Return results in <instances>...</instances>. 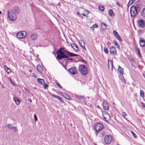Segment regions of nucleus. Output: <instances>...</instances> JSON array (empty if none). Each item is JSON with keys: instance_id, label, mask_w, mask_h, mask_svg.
<instances>
[{"instance_id": "nucleus-23", "label": "nucleus", "mask_w": 145, "mask_h": 145, "mask_svg": "<svg viewBox=\"0 0 145 145\" xmlns=\"http://www.w3.org/2000/svg\"><path fill=\"white\" fill-rule=\"evenodd\" d=\"M37 68L39 71L40 72L42 71V67L39 65H38L37 66Z\"/></svg>"}, {"instance_id": "nucleus-24", "label": "nucleus", "mask_w": 145, "mask_h": 145, "mask_svg": "<svg viewBox=\"0 0 145 145\" xmlns=\"http://www.w3.org/2000/svg\"><path fill=\"white\" fill-rule=\"evenodd\" d=\"M115 37L116 38V39L119 41L121 42L123 41V40L121 38V37L119 35L117 36H116Z\"/></svg>"}, {"instance_id": "nucleus-3", "label": "nucleus", "mask_w": 145, "mask_h": 145, "mask_svg": "<svg viewBox=\"0 0 145 145\" xmlns=\"http://www.w3.org/2000/svg\"><path fill=\"white\" fill-rule=\"evenodd\" d=\"M8 16L9 19L12 21H14L16 19V13L11 11H10V12L8 11Z\"/></svg>"}, {"instance_id": "nucleus-55", "label": "nucleus", "mask_w": 145, "mask_h": 145, "mask_svg": "<svg viewBox=\"0 0 145 145\" xmlns=\"http://www.w3.org/2000/svg\"><path fill=\"white\" fill-rule=\"evenodd\" d=\"M94 26V27H97V25L96 24H95L93 25Z\"/></svg>"}, {"instance_id": "nucleus-18", "label": "nucleus", "mask_w": 145, "mask_h": 145, "mask_svg": "<svg viewBox=\"0 0 145 145\" xmlns=\"http://www.w3.org/2000/svg\"><path fill=\"white\" fill-rule=\"evenodd\" d=\"M71 46L72 48L76 51H78V47L75 44L73 43L72 44H71Z\"/></svg>"}, {"instance_id": "nucleus-46", "label": "nucleus", "mask_w": 145, "mask_h": 145, "mask_svg": "<svg viewBox=\"0 0 145 145\" xmlns=\"http://www.w3.org/2000/svg\"><path fill=\"white\" fill-rule=\"evenodd\" d=\"M110 65H111V67L112 68L113 67V63H112V61L111 60H110Z\"/></svg>"}, {"instance_id": "nucleus-6", "label": "nucleus", "mask_w": 145, "mask_h": 145, "mask_svg": "<svg viewBox=\"0 0 145 145\" xmlns=\"http://www.w3.org/2000/svg\"><path fill=\"white\" fill-rule=\"evenodd\" d=\"M112 137L110 135H107L105 137V141L106 144H108L111 142Z\"/></svg>"}, {"instance_id": "nucleus-22", "label": "nucleus", "mask_w": 145, "mask_h": 145, "mask_svg": "<svg viewBox=\"0 0 145 145\" xmlns=\"http://www.w3.org/2000/svg\"><path fill=\"white\" fill-rule=\"evenodd\" d=\"M118 71L120 74V75L121 74L122 75L123 74V69L120 67V66H118Z\"/></svg>"}, {"instance_id": "nucleus-40", "label": "nucleus", "mask_w": 145, "mask_h": 145, "mask_svg": "<svg viewBox=\"0 0 145 145\" xmlns=\"http://www.w3.org/2000/svg\"><path fill=\"white\" fill-rule=\"evenodd\" d=\"M131 133L133 136L135 138H137V135H136V134H135V133L133 131H131Z\"/></svg>"}, {"instance_id": "nucleus-57", "label": "nucleus", "mask_w": 145, "mask_h": 145, "mask_svg": "<svg viewBox=\"0 0 145 145\" xmlns=\"http://www.w3.org/2000/svg\"><path fill=\"white\" fill-rule=\"evenodd\" d=\"M33 77L34 78H37V76L35 74V76H33Z\"/></svg>"}, {"instance_id": "nucleus-7", "label": "nucleus", "mask_w": 145, "mask_h": 145, "mask_svg": "<svg viewBox=\"0 0 145 145\" xmlns=\"http://www.w3.org/2000/svg\"><path fill=\"white\" fill-rule=\"evenodd\" d=\"M137 23L139 27L143 28L145 27V21L142 19L138 20Z\"/></svg>"}, {"instance_id": "nucleus-43", "label": "nucleus", "mask_w": 145, "mask_h": 145, "mask_svg": "<svg viewBox=\"0 0 145 145\" xmlns=\"http://www.w3.org/2000/svg\"><path fill=\"white\" fill-rule=\"evenodd\" d=\"M48 87V85L47 84H45L44 85V88L45 89H47Z\"/></svg>"}, {"instance_id": "nucleus-25", "label": "nucleus", "mask_w": 145, "mask_h": 145, "mask_svg": "<svg viewBox=\"0 0 145 145\" xmlns=\"http://www.w3.org/2000/svg\"><path fill=\"white\" fill-rule=\"evenodd\" d=\"M79 44L81 47L84 49L86 50V48L85 46L84 42L83 41V43L82 42H80Z\"/></svg>"}, {"instance_id": "nucleus-35", "label": "nucleus", "mask_w": 145, "mask_h": 145, "mask_svg": "<svg viewBox=\"0 0 145 145\" xmlns=\"http://www.w3.org/2000/svg\"><path fill=\"white\" fill-rule=\"evenodd\" d=\"M104 51L106 54H108V51L106 47H104Z\"/></svg>"}, {"instance_id": "nucleus-20", "label": "nucleus", "mask_w": 145, "mask_h": 145, "mask_svg": "<svg viewBox=\"0 0 145 145\" xmlns=\"http://www.w3.org/2000/svg\"><path fill=\"white\" fill-rule=\"evenodd\" d=\"M108 14L111 17H113L114 15V14L113 13L112 9H110L108 11Z\"/></svg>"}, {"instance_id": "nucleus-63", "label": "nucleus", "mask_w": 145, "mask_h": 145, "mask_svg": "<svg viewBox=\"0 0 145 145\" xmlns=\"http://www.w3.org/2000/svg\"><path fill=\"white\" fill-rule=\"evenodd\" d=\"M29 71L30 72H31V70H29Z\"/></svg>"}, {"instance_id": "nucleus-13", "label": "nucleus", "mask_w": 145, "mask_h": 145, "mask_svg": "<svg viewBox=\"0 0 145 145\" xmlns=\"http://www.w3.org/2000/svg\"><path fill=\"white\" fill-rule=\"evenodd\" d=\"M130 12L131 16L132 17H134L137 14V12H135L133 9H131V7L130 8Z\"/></svg>"}, {"instance_id": "nucleus-37", "label": "nucleus", "mask_w": 145, "mask_h": 145, "mask_svg": "<svg viewBox=\"0 0 145 145\" xmlns=\"http://www.w3.org/2000/svg\"><path fill=\"white\" fill-rule=\"evenodd\" d=\"M55 83L56 84L61 88H62V87L61 86V85L59 84L58 82V81L57 80L55 81Z\"/></svg>"}, {"instance_id": "nucleus-59", "label": "nucleus", "mask_w": 145, "mask_h": 145, "mask_svg": "<svg viewBox=\"0 0 145 145\" xmlns=\"http://www.w3.org/2000/svg\"><path fill=\"white\" fill-rule=\"evenodd\" d=\"M108 67H110V64L109 63V60H108Z\"/></svg>"}, {"instance_id": "nucleus-45", "label": "nucleus", "mask_w": 145, "mask_h": 145, "mask_svg": "<svg viewBox=\"0 0 145 145\" xmlns=\"http://www.w3.org/2000/svg\"><path fill=\"white\" fill-rule=\"evenodd\" d=\"M113 43H114V45L116 46L118 44L116 42L115 40H113Z\"/></svg>"}, {"instance_id": "nucleus-33", "label": "nucleus", "mask_w": 145, "mask_h": 145, "mask_svg": "<svg viewBox=\"0 0 145 145\" xmlns=\"http://www.w3.org/2000/svg\"><path fill=\"white\" fill-rule=\"evenodd\" d=\"M134 1V0H129L128 4H127L128 6H129L131 5H132Z\"/></svg>"}, {"instance_id": "nucleus-54", "label": "nucleus", "mask_w": 145, "mask_h": 145, "mask_svg": "<svg viewBox=\"0 0 145 145\" xmlns=\"http://www.w3.org/2000/svg\"><path fill=\"white\" fill-rule=\"evenodd\" d=\"M82 62H83L84 63H86V61L84 60V59H82Z\"/></svg>"}, {"instance_id": "nucleus-26", "label": "nucleus", "mask_w": 145, "mask_h": 145, "mask_svg": "<svg viewBox=\"0 0 145 145\" xmlns=\"http://www.w3.org/2000/svg\"><path fill=\"white\" fill-rule=\"evenodd\" d=\"M141 15L142 16L145 17V8H144L141 11Z\"/></svg>"}, {"instance_id": "nucleus-29", "label": "nucleus", "mask_w": 145, "mask_h": 145, "mask_svg": "<svg viewBox=\"0 0 145 145\" xmlns=\"http://www.w3.org/2000/svg\"><path fill=\"white\" fill-rule=\"evenodd\" d=\"M99 10L101 11H103L105 9L104 7L101 5L99 6Z\"/></svg>"}, {"instance_id": "nucleus-32", "label": "nucleus", "mask_w": 145, "mask_h": 145, "mask_svg": "<svg viewBox=\"0 0 145 145\" xmlns=\"http://www.w3.org/2000/svg\"><path fill=\"white\" fill-rule=\"evenodd\" d=\"M138 10V11H140V8L139 5L138 4H137L135 6H134Z\"/></svg>"}, {"instance_id": "nucleus-14", "label": "nucleus", "mask_w": 145, "mask_h": 145, "mask_svg": "<svg viewBox=\"0 0 145 145\" xmlns=\"http://www.w3.org/2000/svg\"><path fill=\"white\" fill-rule=\"evenodd\" d=\"M13 100L15 101V103L17 105H19L20 103V100L17 97H14L13 98Z\"/></svg>"}, {"instance_id": "nucleus-61", "label": "nucleus", "mask_w": 145, "mask_h": 145, "mask_svg": "<svg viewBox=\"0 0 145 145\" xmlns=\"http://www.w3.org/2000/svg\"><path fill=\"white\" fill-rule=\"evenodd\" d=\"M2 14V12L0 10V15Z\"/></svg>"}, {"instance_id": "nucleus-53", "label": "nucleus", "mask_w": 145, "mask_h": 145, "mask_svg": "<svg viewBox=\"0 0 145 145\" xmlns=\"http://www.w3.org/2000/svg\"><path fill=\"white\" fill-rule=\"evenodd\" d=\"M116 4H117V5L118 6H120V5H121L120 4V3H118V2H116Z\"/></svg>"}, {"instance_id": "nucleus-1", "label": "nucleus", "mask_w": 145, "mask_h": 145, "mask_svg": "<svg viewBox=\"0 0 145 145\" xmlns=\"http://www.w3.org/2000/svg\"><path fill=\"white\" fill-rule=\"evenodd\" d=\"M57 57L59 60H62L63 58L68 57V55L70 57L77 56L78 55L74 54L67 50L64 48H61L57 52Z\"/></svg>"}, {"instance_id": "nucleus-4", "label": "nucleus", "mask_w": 145, "mask_h": 145, "mask_svg": "<svg viewBox=\"0 0 145 145\" xmlns=\"http://www.w3.org/2000/svg\"><path fill=\"white\" fill-rule=\"evenodd\" d=\"M103 124L99 123H97L95 125L94 128L96 132H99L104 128Z\"/></svg>"}, {"instance_id": "nucleus-51", "label": "nucleus", "mask_w": 145, "mask_h": 145, "mask_svg": "<svg viewBox=\"0 0 145 145\" xmlns=\"http://www.w3.org/2000/svg\"><path fill=\"white\" fill-rule=\"evenodd\" d=\"M105 114L106 116L108 117L109 118H110V117L109 115L107 113H106Z\"/></svg>"}, {"instance_id": "nucleus-12", "label": "nucleus", "mask_w": 145, "mask_h": 145, "mask_svg": "<svg viewBox=\"0 0 145 145\" xmlns=\"http://www.w3.org/2000/svg\"><path fill=\"white\" fill-rule=\"evenodd\" d=\"M140 44V46L144 47L145 45V41L142 38L140 37L139 40Z\"/></svg>"}, {"instance_id": "nucleus-49", "label": "nucleus", "mask_w": 145, "mask_h": 145, "mask_svg": "<svg viewBox=\"0 0 145 145\" xmlns=\"http://www.w3.org/2000/svg\"><path fill=\"white\" fill-rule=\"evenodd\" d=\"M103 116V117L104 119L107 122L108 121V120H107V118H106V117L104 116Z\"/></svg>"}, {"instance_id": "nucleus-52", "label": "nucleus", "mask_w": 145, "mask_h": 145, "mask_svg": "<svg viewBox=\"0 0 145 145\" xmlns=\"http://www.w3.org/2000/svg\"><path fill=\"white\" fill-rule=\"evenodd\" d=\"M13 129H15L16 130L15 131H18L17 130V127H14Z\"/></svg>"}, {"instance_id": "nucleus-39", "label": "nucleus", "mask_w": 145, "mask_h": 145, "mask_svg": "<svg viewBox=\"0 0 145 145\" xmlns=\"http://www.w3.org/2000/svg\"><path fill=\"white\" fill-rule=\"evenodd\" d=\"M113 33L114 35L115 36V37L116 36H117L118 35H119L118 33L116 31H113Z\"/></svg>"}, {"instance_id": "nucleus-42", "label": "nucleus", "mask_w": 145, "mask_h": 145, "mask_svg": "<svg viewBox=\"0 0 145 145\" xmlns=\"http://www.w3.org/2000/svg\"><path fill=\"white\" fill-rule=\"evenodd\" d=\"M122 115L123 117H125V116H127V114L125 112H122Z\"/></svg>"}, {"instance_id": "nucleus-58", "label": "nucleus", "mask_w": 145, "mask_h": 145, "mask_svg": "<svg viewBox=\"0 0 145 145\" xmlns=\"http://www.w3.org/2000/svg\"><path fill=\"white\" fill-rule=\"evenodd\" d=\"M82 14L84 16H86V15L85 14L82 13Z\"/></svg>"}, {"instance_id": "nucleus-17", "label": "nucleus", "mask_w": 145, "mask_h": 145, "mask_svg": "<svg viewBox=\"0 0 145 145\" xmlns=\"http://www.w3.org/2000/svg\"><path fill=\"white\" fill-rule=\"evenodd\" d=\"M101 25L103 29L105 30L106 29L107 25L104 22H101Z\"/></svg>"}, {"instance_id": "nucleus-8", "label": "nucleus", "mask_w": 145, "mask_h": 145, "mask_svg": "<svg viewBox=\"0 0 145 145\" xmlns=\"http://www.w3.org/2000/svg\"><path fill=\"white\" fill-rule=\"evenodd\" d=\"M68 71L72 74H75L77 72L76 69L72 67L69 69Z\"/></svg>"}, {"instance_id": "nucleus-15", "label": "nucleus", "mask_w": 145, "mask_h": 145, "mask_svg": "<svg viewBox=\"0 0 145 145\" xmlns=\"http://www.w3.org/2000/svg\"><path fill=\"white\" fill-rule=\"evenodd\" d=\"M31 37L33 40H35L37 38V34L36 33H32L31 35Z\"/></svg>"}, {"instance_id": "nucleus-21", "label": "nucleus", "mask_w": 145, "mask_h": 145, "mask_svg": "<svg viewBox=\"0 0 145 145\" xmlns=\"http://www.w3.org/2000/svg\"><path fill=\"white\" fill-rule=\"evenodd\" d=\"M5 68L7 72L9 74L11 72L10 69H9L6 65L5 66Z\"/></svg>"}, {"instance_id": "nucleus-9", "label": "nucleus", "mask_w": 145, "mask_h": 145, "mask_svg": "<svg viewBox=\"0 0 145 145\" xmlns=\"http://www.w3.org/2000/svg\"><path fill=\"white\" fill-rule=\"evenodd\" d=\"M103 107L104 110H108V104L105 101L103 102Z\"/></svg>"}, {"instance_id": "nucleus-38", "label": "nucleus", "mask_w": 145, "mask_h": 145, "mask_svg": "<svg viewBox=\"0 0 145 145\" xmlns=\"http://www.w3.org/2000/svg\"><path fill=\"white\" fill-rule=\"evenodd\" d=\"M69 56H68V57H66L65 58H63V59H65V58H66V60L67 61H68V60H73V59L72 58H69Z\"/></svg>"}, {"instance_id": "nucleus-10", "label": "nucleus", "mask_w": 145, "mask_h": 145, "mask_svg": "<svg viewBox=\"0 0 145 145\" xmlns=\"http://www.w3.org/2000/svg\"><path fill=\"white\" fill-rule=\"evenodd\" d=\"M60 94L62 96H63L66 99L69 100H71V97L69 95L67 94L66 93L62 92H61Z\"/></svg>"}, {"instance_id": "nucleus-50", "label": "nucleus", "mask_w": 145, "mask_h": 145, "mask_svg": "<svg viewBox=\"0 0 145 145\" xmlns=\"http://www.w3.org/2000/svg\"><path fill=\"white\" fill-rule=\"evenodd\" d=\"M115 46H116V47L119 49H120V45L118 44L117 45H116Z\"/></svg>"}, {"instance_id": "nucleus-5", "label": "nucleus", "mask_w": 145, "mask_h": 145, "mask_svg": "<svg viewBox=\"0 0 145 145\" xmlns=\"http://www.w3.org/2000/svg\"><path fill=\"white\" fill-rule=\"evenodd\" d=\"M27 35V33L25 31L19 32L16 34V36L19 39L25 38Z\"/></svg>"}, {"instance_id": "nucleus-19", "label": "nucleus", "mask_w": 145, "mask_h": 145, "mask_svg": "<svg viewBox=\"0 0 145 145\" xmlns=\"http://www.w3.org/2000/svg\"><path fill=\"white\" fill-rule=\"evenodd\" d=\"M37 81L38 83L42 85H43L44 83V80L42 79L38 78L37 79Z\"/></svg>"}, {"instance_id": "nucleus-60", "label": "nucleus", "mask_w": 145, "mask_h": 145, "mask_svg": "<svg viewBox=\"0 0 145 145\" xmlns=\"http://www.w3.org/2000/svg\"><path fill=\"white\" fill-rule=\"evenodd\" d=\"M29 102H30V103H31L32 102V100L31 99H30V100H29Z\"/></svg>"}, {"instance_id": "nucleus-16", "label": "nucleus", "mask_w": 145, "mask_h": 145, "mask_svg": "<svg viewBox=\"0 0 145 145\" xmlns=\"http://www.w3.org/2000/svg\"><path fill=\"white\" fill-rule=\"evenodd\" d=\"M52 96L55 98H57L61 103H64V101L60 97L55 95L52 94Z\"/></svg>"}, {"instance_id": "nucleus-62", "label": "nucleus", "mask_w": 145, "mask_h": 145, "mask_svg": "<svg viewBox=\"0 0 145 145\" xmlns=\"http://www.w3.org/2000/svg\"><path fill=\"white\" fill-rule=\"evenodd\" d=\"M141 31H142L141 30H139V31L140 32H141Z\"/></svg>"}, {"instance_id": "nucleus-41", "label": "nucleus", "mask_w": 145, "mask_h": 145, "mask_svg": "<svg viewBox=\"0 0 145 145\" xmlns=\"http://www.w3.org/2000/svg\"><path fill=\"white\" fill-rule=\"evenodd\" d=\"M122 77L121 78V79L122 81L124 82V84H126V82L125 81V79L124 78H123V76L122 75Z\"/></svg>"}, {"instance_id": "nucleus-34", "label": "nucleus", "mask_w": 145, "mask_h": 145, "mask_svg": "<svg viewBox=\"0 0 145 145\" xmlns=\"http://www.w3.org/2000/svg\"><path fill=\"white\" fill-rule=\"evenodd\" d=\"M131 9H133L135 12H137V14L138 13V12H139L138 10V9L135 7L134 6H133L131 7Z\"/></svg>"}, {"instance_id": "nucleus-56", "label": "nucleus", "mask_w": 145, "mask_h": 145, "mask_svg": "<svg viewBox=\"0 0 145 145\" xmlns=\"http://www.w3.org/2000/svg\"><path fill=\"white\" fill-rule=\"evenodd\" d=\"M77 13V15H80V14L78 12Z\"/></svg>"}, {"instance_id": "nucleus-31", "label": "nucleus", "mask_w": 145, "mask_h": 145, "mask_svg": "<svg viewBox=\"0 0 145 145\" xmlns=\"http://www.w3.org/2000/svg\"><path fill=\"white\" fill-rule=\"evenodd\" d=\"M76 97L78 99H83L84 98V96L80 95H76Z\"/></svg>"}, {"instance_id": "nucleus-27", "label": "nucleus", "mask_w": 145, "mask_h": 145, "mask_svg": "<svg viewBox=\"0 0 145 145\" xmlns=\"http://www.w3.org/2000/svg\"><path fill=\"white\" fill-rule=\"evenodd\" d=\"M131 65L132 66L135 68H136V66L134 65V63H135L134 60L133 59H131Z\"/></svg>"}, {"instance_id": "nucleus-36", "label": "nucleus", "mask_w": 145, "mask_h": 145, "mask_svg": "<svg viewBox=\"0 0 145 145\" xmlns=\"http://www.w3.org/2000/svg\"><path fill=\"white\" fill-rule=\"evenodd\" d=\"M140 95L141 97H144V94L143 91L142 90H141L140 91Z\"/></svg>"}, {"instance_id": "nucleus-47", "label": "nucleus", "mask_w": 145, "mask_h": 145, "mask_svg": "<svg viewBox=\"0 0 145 145\" xmlns=\"http://www.w3.org/2000/svg\"><path fill=\"white\" fill-rule=\"evenodd\" d=\"M141 105H142V107L143 108H145V105L144 103L142 102H141Z\"/></svg>"}, {"instance_id": "nucleus-30", "label": "nucleus", "mask_w": 145, "mask_h": 145, "mask_svg": "<svg viewBox=\"0 0 145 145\" xmlns=\"http://www.w3.org/2000/svg\"><path fill=\"white\" fill-rule=\"evenodd\" d=\"M7 125L8 127L10 129H12L14 127L13 125L11 123L7 124Z\"/></svg>"}, {"instance_id": "nucleus-64", "label": "nucleus", "mask_w": 145, "mask_h": 145, "mask_svg": "<svg viewBox=\"0 0 145 145\" xmlns=\"http://www.w3.org/2000/svg\"><path fill=\"white\" fill-rule=\"evenodd\" d=\"M144 76L145 78V75H144Z\"/></svg>"}, {"instance_id": "nucleus-28", "label": "nucleus", "mask_w": 145, "mask_h": 145, "mask_svg": "<svg viewBox=\"0 0 145 145\" xmlns=\"http://www.w3.org/2000/svg\"><path fill=\"white\" fill-rule=\"evenodd\" d=\"M135 50L137 52L138 54L139 55V56L141 57V54L139 49L137 47H136Z\"/></svg>"}, {"instance_id": "nucleus-48", "label": "nucleus", "mask_w": 145, "mask_h": 145, "mask_svg": "<svg viewBox=\"0 0 145 145\" xmlns=\"http://www.w3.org/2000/svg\"><path fill=\"white\" fill-rule=\"evenodd\" d=\"M15 11L16 12H18V8L17 7H16L15 8Z\"/></svg>"}, {"instance_id": "nucleus-2", "label": "nucleus", "mask_w": 145, "mask_h": 145, "mask_svg": "<svg viewBox=\"0 0 145 145\" xmlns=\"http://www.w3.org/2000/svg\"><path fill=\"white\" fill-rule=\"evenodd\" d=\"M79 70L81 73L84 75H86L88 74V71L86 66L84 65H79Z\"/></svg>"}, {"instance_id": "nucleus-11", "label": "nucleus", "mask_w": 145, "mask_h": 145, "mask_svg": "<svg viewBox=\"0 0 145 145\" xmlns=\"http://www.w3.org/2000/svg\"><path fill=\"white\" fill-rule=\"evenodd\" d=\"M110 52L111 54H116V48L114 46H112L110 48Z\"/></svg>"}, {"instance_id": "nucleus-44", "label": "nucleus", "mask_w": 145, "mask_h": 145, "mask_svg": "<svg viewBox=\"0 0 145 145\" xmlns=\"http://www.w3.org/2000/svg\"><path fill=\"white\" fill-rule=\"evenodd\" d=\"M34 117L35 118V121H37V120L38 118L37 117L36 115L35 114H34Z\"/></svg>"}]
</instances>
